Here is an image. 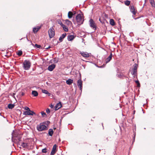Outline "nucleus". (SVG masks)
Listing matches in <instances>:
<instances>
[{
  "instance_id": "nucleus-44",
  "label": "nucleus",
  "mask_w": 155,
  "mask_h": 155,
  "mask_svg": "<svg viewBox=\"0 0 155 155\" xmlns=\"http://www.w3.org/2000/svg\"><path fill=\"white\" fill-rule=\"evenodd\" d=\"M24 93H22V94H21V95H22V96H23V95H24Z\"/></svg>"
},
{
  "instance_id": "nucleus-14",
  "label": "nucleus",
  "mask_w": 155,
  "mask_h": 155,
  "mask_svg": "<svg viewBox=\"0 0 155 155\" xmlns=\"http://www.w3.org/2000/svg\"><path fill=\"white\" fill-rule=\"evenodd\" d=\"M130 10L131 12L133 14V15H135L136 14V12L135 11L134 7L133 6L130 7Z\"/></svg>"
},
{
  "instance_id": "nucleus-2",
  "label": "nucleus",
  "mask_w": 155,
  "mask_h": 155,
  "mask_svg": "<svg viewBox=\"0 0 155 155\" xmlns=\"http://www.w3.org/2000/svg\"><path fill=\"white\" fill-rule=\"evenodd\" d=\"M37 130L39 131H41L47 129V127L44 123H41L37 127Z\"/></svg>"
},
{
  "instance_id": "nucleus-43",
  "label": "nucleus",
  "mask_w": 155,
  "mask_h": 155,
  "mask_svg": "<svg viewBox=\"0 0 155 155\" xmlns=\"http://www.w3.org/2000/svg\"><path fill=\"white\" fill-rule=\"evenodd\" d=\"M59 24H60V25L61 26L62 24H63L61 22L60 23L59 22Z\"/></svg>"
},
{
  "instance_id": "nucleus-16",
  "label": "nucleus",
  "mask_w": 155,
  "mask_h": 155,
  "mask_svg": "<svg viewBox=\"0 0 155 155\" xmlns=\"http://www.w3.org/2000/svg\"><path fill=\"white\" fill-rule=\"evenodd\" d=\"M75 13H73L72 12L69 11L68 13V16L69 18H72V16L74 15Z\"/></svg>"
},
{
  "instance_id": "nucleus-39",
  "label": "nucleus",
  "mask_w": 155,
  "mask_h": 155,
  "mask_svg": "<svg viewBox=\"0 0 155 155\" xmlns=\"http://www.w3.org/2000/svg\"><path fill=\"white\" fill-rule=\"evenodd\" d=\"M61 26L64 29V28H65V27L66 26L64 25L63 24H62Z\"/></svg>"
},
{
  "instance_id": "nucleus-30",
  "label": "nucleus",
  "mask_w": 155,
  "mask_h": 155,
  "mask_svg": "<svg viewBox=\"0 0 155 155\" xmlns=\"http://www.w3.org/2000/svg\"><path fill=\"white\" fill-rule=\"evenodd\" d=\"M42 93H44L46 94H47L48 91L46 90L42 89Z\"/></svg>"
},
{
  "instance_id": "nucleus-38",
  "label": "nucleus",
  "mask_w": 155,
  "mask_h": 155,
  "mask_svg": "<svg viewBox=\"0 0 155 155\" xmlns=\"http://www.w3.org/2000/svg\"><path fill=\"white\" fill-rule=\"evenodd\" d=\"M65 21L66 22H68L69 24H71V22L68 20H66Z\"/></svg>"
},
{
  "instance_id": "nucleus-33",
  "label": "nucleus",
  "mask_w": 155,
  "mask_h": 155,
  "mask_svg": "<svg viewBox=\"0 0 155 155\" xmlns=\"http://www.w3.org/2000/svg\"><path fill=\"white\" fill-rule=\"evenodd\" d=\"M25 109L28 111H30V110L29 108L27 107H26L25 108Z\"/></svg>"
},
{
  "instance_id": "nucleus-23",
  "label": "nucleus",
  "mask_w": 155,
  "mask_h": 155,
  "mask_svg": "<svg viewBox=\"0 0 155 155\" xmlns=\"http://www.w3.org/2000/svg\"><path fill=\"white\" fill-rule=\"evenodd\" d=\"M14 107V105L13 104H9L8 105V107L10 109H12Z\"/></svg>"
},
{
  "instance_id": "nucleus-22",
  "label": "nucleus",
  "mask_w": 155,
  "mask_h": 155,
  "mask_svg": "<svg viewBox=\"0 0 155 155\" xmlns=\"http://www.w3.org/2000/svg\"><path fill=\"white\" fill-rule=\"evenodd\" d=\"M53 134V131L52 129H50L49 130L48 134L50 136H52Z\"/></svg>"
},
{
  "instance_id": "nucleus-5",
  "label": "nucleus",
  "mask_w": 155,
  "mask_h": 155,
  "mask_svg": "<svg viewBox=\"0 0 155 155\" xmlns=\"http://www.w3.org/2000/svg\"><path fill=\"white\" fill-rule=\"evenodd\" d=\"M89 22L90 27L95 30L96 29L97 26L94 21L92 19H91Z\"/></svg>"
},
{
  "instance_id": "nucleus-21",
  "label": "nucleus",
  "mask_w": 155,
  "mask_h": 155,
  "mask_svg": "<svg viewBox=\"0 0 155 155\" xmlns=\"http://www.w3.org/2000/svg\"><path fill=\"white\" fill-rule=\"evenodd\" d=\"M150 3L153 7H155V4L154 0H149Z\"/></svg>"
},
{
  "instance_id": "nucleus-18",
  "label": "nucleus",
  "mask_w": 155,
  "mask_h": 155,
  "mask_svg": "<svg viewBox=\"0 0 155 155\" xmlns=\"http://www.w3.org/2000/svg\"><path fill=\"white\" fill-rule=\"evenodd\" d=\"M73 81L70 79H68L66 81V83L68 85L71 84L73 83Z\"/></svg>"
},
{
  "instance_id": "nucleus-34",
  "label": "nucleus",
  "mask_w": 155,
  "mask_h": 155,
  "mask_svg": "<svg viewBox=\"0 0 155 155\" xmlns=\"http://www.w3.org/2000/svg\"><path fill=\"white\" fill-rule=\"evenodd\" d=\"M64 30L65 31H68V28L67 27H66V26H65V27L64 28Z\"/></svg>"
},
{
  "instance_id": "nucleus-24",
  "label": "nucleus",
  "mask_w": 155,
  "mask_h": 155,
  "mask_svg": "<svg viewBox=\"0 0 155 155\" xmlns=\"http://www.w3.org/2000/svg\"><path fill=\"white\" fill-rule=\"evenodd\" d=\"M130 1L126 0L124 2V3L125 5L127 6H129L130 4Z\"/></svg>"
},
{
  "instance_id": "nucleus-36",
  "label": "nucleus",
  "mask_w": 155,
  "mask_h": 155,
  "mask_svg": "<svg viewBox=\"0 0 155 155\" xmlns=\"http://www.w3.org/2000/svg\"><path fill=\"white\" fill-rule=\"evenodd\" d=\"M46 111L47 113L49 114L50 113V110L49 108H47L46 110Z\"/></svg>"
},
{
  "instance_id": "nucleus-9",
  "label": "nucleus",
  "mask_w": 155,
  "mask_h": 155,
  "mask_svg": "<svg viewBox=\"0 0 155 155\" xmlns=\"http://www.w3.org/2000/svg\"><path fill=\"white\" fill-rule=\"evenodd\" d=\"M57 146L56 144H54L51 153V155H54L56 153V150Z\"/></svg>"
},
{
  "instance_id": "nucleus-17",
  "label": "nucleus",
  "mask_w": 155,
  "mask_h": 155,
  "mask_svg": "<svg viewBox=\"0 0 155 155\" xmlns=\"http://www.w3.org/2000/svg\"><path fill=\"white\" fill-rule=\"evenodd\" d=\"M66 35V34L64 33L62 35L60 36L59 38V41H60L61 42L62 41H63V39L65 38Z\"/></svg>"
},
{
  "instance_id": "nucleus-25",
  "label": "nucleus",
  "mask_w": 155,
  "mask_h": 155,
  "mask_svg": "<svg viewBox=\"0 0 155 155\" xmlns=\"http://www.w3.org/2000/svg\"><path fill=\"white\" fill-rule=\"evenodd\" d=\"M23 147H26L27 146V143H23L21 145Z\"/></svg>"
},
{
  "instance_id": "nucleus-1",
  "label": "nucleus",
  "mask_w": 155,
  "mask_h": 155,
  "mask_svg": "<svg viewBox=\"0 0 155 155\" xmlns=\"http://www.w3.org/2000/svg\"><path fill=\"white\" fill-rule=\"evenodd\" d=\"M76 20L77 22H76L74 21L73 20V21L74 24H77V25L79 26L80 25L82 24L84 21V17L83 14H79L76 17Z\"/></svg>"
},
{
  "instance_id": "nucleus-41",
  "label": "nucleus",
  "mask_w": 155,
  "mask_h": 155,
  "mask_svg": "<svg viewBox=\"0 0 155 155\" xmlns=\"http://www.w3.org/2000/svg\"><path fill=\"white\" fill-rule=\"evenodd\" d=\"M50 106L52 108L53 107V105L52 104H51Z\"/></svg>"
},
{
  "instance_id": "nucleus-19",
  "label": "nucleus",
  "mask_w": 155,
  "mask_h": 155,
  "mask_svg": "<svg viewBox=\"0 0 155 155\" xmlns=\"http://www.w3.org/2000/svg\"><path fill=\"white\" fill-rule=\"evenodd\" d=\"M32 94L34 96L36 97L38 95V93L37 91H32Z\"/></svg>"
},
{
  "instance_id": "nucleus-7",
  "label": "nucleus",
  "mask_w": 155,
  "mask_h": 155,
  "mask_svg": "<svg viewBox=\"0 0 155 155\" xmlns=\"http://www.w3.org/2000/svg\"><path fill=\"white\" fill-rule=\"evenodd\" d=\"M80 54L84 57L88 58L91 54L86 52L82 51L80 52Z\"/></svg>"
},
{
  "instance_id": "nucleus-40",
  "label": "nucleus",
  "mask_w": 155,
  "mask_h": 155,
  "mask_svg": "<svg viewBox=\"0 0 155 155\" xmlns=\"http://www.w3.org/2000/svg\"><path fill=\"white\" fill-rule=\"evenodd\" d=\"M48 94V95L49 96H50L51 95V94L49 93L48 92L47 94Z\"/></svg>"
},
{
  "instance_id": "nucleus-4",
  "label": "nucleus",
  "mask_w": 155,
  "mask_h": 155,
  "mask_svg": "<svg viewBox=\"0 0 155 155\" xmlns=\"http://www.w3.org/2000/svg\"><path fill=\"white\" fill-rule=\"evenodd\" d=\"M31 64L30 61L25 60L23 63V67L25 70H28L30 68Z\"/></svg>"
},
{
  "instance_id": "nucleus-26",
  "label": "nucleus",
  "mask_w": 155,
  "mask_h": 155,
  "mask_svg": "<svg viewBox=\"0 0 155 155\" xmlns=\"http://www.w3.org/2000/svg\"><path fill=\"white\" fill-rule=\"evenodd\" d=\"M17 54L19 56H21L22 54V52L21 51H19L17 52Z\"/></svg>"
},
{
  "instance_id": "nucleus-3",
  "label": "nucleus",
  "mask_w": 155,
  "mask_h": 155,
  "mask_svg": "<svg viewBox=\"0 0 155 155\" xmlns=\"http://www.w3.org/2000/svg\"><path fill=\"white\" fill-rule=\"evenodd\" d=\"M134 68L130 70L131 74L133 76L134 78L137 75V68L138 65L136 64H135L133 65Z\"/></svg>"
},
{
  "instance_id": "nucleus-31",
  "label": "nucleus",
  "mask_w": 155,
  "mask_h": 155,
  "mask_svg": "<svg viewBox=\"0 0 155 155\" xmlns=\"http://www.w3.org/2000/svg\"><path fill=\"white\" fill-rule=\"evenodd\" d=\"M136 83L137 84V86L139 87L140 86V84L139 82V81H135Z\"/></svg>"
},
{
  "instance_id": "nucleus-42",
  "label": "nucleus",
  "mask_w": 155,
  "mask_h": 155,
  "mask_svg": "<svg viewBox=\"0 0 155 155\" xmlns=\"http://www.w3.org/2000/svg\"><path fill=\"white\" fill-rule=\"evenodd\" d=\"M51 48V47L50 46H49L48 47H46L45 48L46 49H48L49 48Z\"/></svg>"
},
{
  "instance_id": "nucleus-8",
  "label": "nucleus",
  "mask_w": 155,
  "mask_h": 155,
  "mask_svg": "<svg viewBox=\"0 0 155 155\" xmlns=\"http://www.w3.org/2000/svg\"><path fill=\"white\" fill-rule=\"evenodd\" d=\"M77 85L81 91L82 89V81L81 79L78 80V81Z\"/></svg>"
},
{
  "instance_id": "nucleus-37",
  "label": "nucleus",
  "mask_w": 155,
  "mask_h": 155,
  "mask_svg": "<svg viewBox=\"0 0 155 155\" xmlns=\"http://www.w3.org/2000/svg\"><path fill=\"white\" fill-rule=\"evenodd\" d=\"M27 40L29 42V45H32L34 46V45L32 43V42L31 41H29L28 38H27Z\"/></svg>"
},
{
  "instance_id": "nucleus-28",
  "label": "nucleus",
  "mask_w": 155,
  "mask_h": 155,
  "mask_svg": "<svg viewBox=\"0 0 155 155\" xmlns=\"http://www.w3.org/2000/svg\"><path fill=\"white\" fill-rule=\"evenodd\" d=\"M30 113L31 114H29V115H35L36 114L35 112L34 111H31L30 110V111H29Z\"/></svg>"
},
{
  "instance_id": "nucleus-32",
  "label": "nucleus",
  "mask_w": 155,
  "mask_h": 155,
  "mask_svg": "<svg viewBox=\"0 0 155 155\" xmlns=\"http://www.w3.org/2000/svg\"><path fill=\"white\" fill-rule=\"evenodd\" d=\"M42 152L43 153H46L47 152L46 149V148H44V149H43L42 150Z\"/></svg>"
},
{
  "instance_id": "nucleus-11",
  "label": "nucleus",
  "mask_w": 155,
  "mask_h": 155,
  "mask_svg": "<svg viewBox=\"0 0 155 155\" xmlns=\"http://www.w3.org/2000/svg\"><path fill=\"white\" fill-rule=\"evenodd\" d=\"M113 55L111 53H110V55L105 60L106 63L109 62L112 59Z\"/></svg>"
},
{
  "instance_id": "nucleus-10",
  "label": "nucleus",
  "mask_w": 155,
  "mask_h": 155,
  "mask_svg": "<svg viewBox=\"0 0 155 155\" xmlns=\"http://www.w3.org/2000/svg\"><path fill=\"white\" fill-rule=\"evenodd\" d=\"M55 64H51L48 67V70L50 71H52L55 68Z\"/></svg>"
},
{
  "instance_id": "nucleus-12",
  "label": "nucleus",
  "mask_w": 155,
  "mask_h": 155,
  "mask_svg": "<svg viewBox=\"0 0 155 155\" xmlns=\"http://www.w3.org/2000/svg\"><path fill=\"white\" fill-rule=\"evenodd\" d=\"M62 107V105L60 102L58 103L55 106V109L56 110H57L60 108H61Z\"/></svg>"
},
{
  "instance_id": "nucleus-29",
  "label": "nucleus",
  "mask_w": 155,
  "mask_h": 155,
  "mask_svg": "<svg viewBox=\"0 0 155 155\" xmlns=\"http://www.w3.org/2000/svg\"><path fill=\"white\" fill-rule=\"evenodd\" d=\"M41 114L43 117H45L46 116V113L43 111L41 112Z\"/></svg>"
},
{
  "instance_id": "nucleus-20",
  "label": "nucleus",
  "mask_w": 155,
  "mask_h": 155,
  "mask_svg": "<svg viewBox=\"0 0 155 155\" xmlns=\"http://www.w3.org/2000/svg\"><path fill=\"white\" fill-rule=\"evenodd\" d=\"M110 24L112 26H114L115 25V22L114 20L112 19H111L110 20Z\"/></svg>"
},
{
  "instance_id": "nucleus-35",
  "label": "nucleus",
  "mask_w": 155,
  "mask_h": 155,
  "mask_svg": "<svg viewBox=\"0 0 155 155\" xmlns=\"http://www.w3.org/2000/svg\"><path fill=\"white\" fill-rule=\"evenodd\" d=\"M35 46L38 48H39L41 47V46L40 45H38L37 44H35Z\"/></svg>"
},
{
  "instance_id": "nucleus-6",
  "label": "nucleus",
  "mask_w": 155,
  "mask_h": 155,
  "mask_svg": "<svg viewBox=\"0 0 155 155\" xmlns=\"http://www.w3.org/2000/svg\"><path fill=\"white\" fill-rule=\"evenodd\" d=\"M48 34L50 38L53 37L55 35V31L53 28H50L48 30Z\"/></svg>"
},
{
  "instance_id": "nucleus-27",
  "label": "nucleus",
  "mask_w": 155,
  "mask_h": 155,
  "mask_svg": "<svg viewBox=\"0 0 155 155\" xmlns=\"http://www.w3.org/2000/svg\"><path fill=\"white\" fill-rule=\"evenodd\" d=\"M24 114L25 115H29L31 114L30 113L29 111H26L24 112Z\"/></svg>"
},
{
  "instance_id": "nucleus-13",
  "label": "nucleus",
  "mask_w": 155,
  "mask_h": 155,
  "mask_svg": "<svg viewBox=\"0 0 155 155\" xmlns=\"http://www.w3.org/2000/svg\"><path fill=\"white\" fill-rule=\"evenodd\" d=\"M41 26H37L36 27H34L33 28V31L35 33H36L38 31V30L40 29Z\"/></svg>"
},
{
  "instance_id": "nucleus-15",
  "label": "nucleus",
  "mask_w": 155,
  "mask_h": 155,
  "mask_svg": "<svg viewBox=\"0 0 155 155\" xmlns=\"http://www.w3.org/2000/svg\"><path fill=\"white\" fill-rule=\"evenodd\" d=\"M75 38V36L73 35H69L68 36V39L69 41H72Z\"/></svg>"
}]
</instances>
